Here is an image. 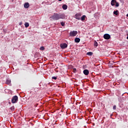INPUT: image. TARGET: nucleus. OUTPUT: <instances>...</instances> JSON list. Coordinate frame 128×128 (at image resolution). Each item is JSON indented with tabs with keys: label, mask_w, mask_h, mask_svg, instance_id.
Instances as JSON below:
<instances>
[{
	"label": "nucleus",
	"mask_w": 128,
	"mask_h": 128,
	"mask_svg": "<svg viewBox=\"0 0 128 128\" xmlns=\"http://www.w3.org/2000/svg\"><path fill=\"white\" fill-rule=\"evenodd\" d=\"M50 18H52L53 20H58L66 18V16L60 13H54V15L50 17Z\"/></svg>",
	"instance_id": "f257e3e1"
},
{
	"label": "nucleus",
	"mask_w": 128,
	"mask_h": 128,
	"mask_svg": "<svg viewBox=\"0 0 128 128\" xmlns=\"http://www.w3.org/2000/svg\"><path fill=\"white\" fill-rule=\"evenodd\" d=\"M18 96H14L12 98V104H16L18 102Z\"/></svg>",
	"instance_id": "f03ea898"
},
{
	"label": "nucleus",
	"mask_w": 128,
	"mask_h": 128,
	"mask_svg": "<svg viewBox=\"0 0 128 128\" xmlns=\"http://www.w3.org/2000/svg\"><path fill=\"white\" fill-rule=\"evenodd\" d=\"M78 34V31L70 32V36H76Z\"/></svg>",
	"instance_id": "7ed1b4c3"
},
{
	"label": "nucleus",
	"mask_w": 128,
	"mask_h": 128,
	"mask_svg": "<svg viewBox=\"0 0 128 128\" xmlns=\"http://www.w3.org/2000/svg\"><path fill=\"white\" fill-rule=\"evenodd\" d=\"M104 40H110V35L109 34H105L104 35Z\"/></svg>",
	"instance_id": "20e7f679"
},
{
	"label": "nucleus",
	"mask_w": 128,
	"mask_h": 128,
	"mask_svg": "<svg viewBox=\"0 0 128 128\" xmlns=\"http://www.w3.org/2000/svg\"><path fill=\"white\" fill-rule=\"evenodd\" d=\"M80 16H82L80 14H76L75 15V18H76V20H80Z\"/></svg>",
	"instance_id": "39448f33"
},
{
	"label": "nucleus",
	"mask_w": 128,
	"mask_h": 128,
	"mask_svg": "<svg viewBox=\"0 0 128 128\" xmlns=\"http://www.w3.org/2000/svg\"><path fill=\"white\" fill-rule=\"evenodd\" d=\"M60 48H62L64 50V48H68V44L66 43L61 44Z\"/></svg>",
	"instance_id": "423d86ee"
},
{
	"label": "nucleus",
	"mask_w": 128,
	"mask_h": 128,
	"mask_svg": "<svg viewBox=\"0 0 128 128\" xmlns=\"http://www.w3.org/2000/svg\"><path fill=\"white\" fill-rule=\"evenodd\" d=\"M84 74H85V76H88V74H90V72L88 70H84Z\"/></svg>",
	"instance_id": "0eeeda50"
},
{
	"label": "nucleus",
	"mask_w": 128,
	"mask_h": 128,
	"mask_svg": "<svg viewBox=\"0 0 128 128\" xmlns=\"http://www.w3.org/2000/svg\"><path fill=\"white\" fill-rule=\"evenodd\" d=\"M24 8H30V4H28V2H26L24 4Z\"/></svg>",
	"instance_id": "6e6552de"
},
{
	"label": "nucleus",
	"mask_w": 128,
	"mask_h": 128,
	"mask_svg": "<svg viewBox=\"0 0 128 128\" xmlns=\"http://www.w3.org/2000/svg\"><path fill=\"white\" fill-rule=\"evenodd\" d=\"M116 0H112L111 1V5L114 6L116 4Z\"/></svg>",
	"instance_id": "1a4fd4ad"
},
{
	"label": "nucleus",
	"mask_w": 128,
	"mask_h": 128,
	"mask_svg": "<svg viewBox=\"0 0 128 128\" xmlns=\"http://www.w3.org/2000/svg\"><path fill=\"white\" fill-rule=\"evenodd\" d=\"M86 15H83L81 17V18H80V20H82V22H84V20H86Z\"/></svg>",
	"instance_id": "9d476101"
},
{
	"label": "nucleus",
	"mask_w": 128,
	"mask_h": 128,
	"mask_svg": "<svg viewBox=\"0 0 128 128\" xmlns=\"http://www.w3.org/2000/svg\"><path fill=\"white\" fill-rule=\"evenodd\" d=\"M12 82V81L10 79H7L6 82V84H10Z\"/></svg>",
	"instance_id": "9b49d317"
},
{
	"label": "nucleus",
	"mask_w": 128,
	"mask_h": 128,
	"mask_svg": "<svg viewBox=\"0 0 128 128\" xmlns=\"http://www.w3.org/2000/svg\"><path fill=\"white\" fill-rule=\"evenodd\" d=\"M74 42H80V39L78 38H76L74 39Z\"/></svg>",
	"instance_id": "f8f14e48"
},
{
	"label": "nucleus",
	"mask_w": 128,
	"mask_h": 128,
	"mask_svg": "<svg viewBox=\"0 0 128 128\" xmlns=\"http://www.w3.org/2000/svg\"><path fill=\"white\" fill-rule=\"evenodd\" d=\"M62 8H63V10H68V6L66 5V4H64L62 6Z\"/></svg>",
	"instance_id": "ddd939ff"
},
{
	"label": "nucleus",
	"mask_w": 128,
	"mask_h": 128,
	"mask_svg": "<svg viewBox=\"0 0 128 128\" xmlns=\"http://www.w3.org/2000/svg\"><path fill=\"white\" fill-rule=\"evenodd\" d=\"M114 14H115V16H118V10H116V11L114 12Z\"/></svg>",
	"instance_id": "4468645a"
},
{
	"label": "nucleus",
	"mask_w": 128,
	"mask_h": 128,
	"mask_svg": "<svg viewBox=\"0 0 128 128\" xmlns=\"http://www.w3.org/2000/svg\"><path fill=\"white\" fill-rule=\"evenodd\" d=\"M92 52H87V54H86V55L87 56H92Z\"/></svg>",
	"instance_id": "2eb2a0df"
},
{
	"label": "nucleus",
	"mask_w": 128,
	"mask_h": 128,
	"mask_svg": "<svg viewBox=\"0 0 128 128\" xmlns=\"http://www.w3.org/2000/svg\"><path fill=\"white\" fill-rule=\"evenodd\" d=\"M24 26L26 28H28V26H30V24L28 22H26L25 23Z\"/></svg>",
	"instance_id": "dca6fc26"
},
{
	"label": "nucleus",
	"mask_w": 128,
	"mask_h": 128,
	"mask_svg": "<svg viewBox=\"0 0 128 128\" xmlns=\"http://www.w3.org/2000/svg\"><path fill=\"white\" fill-rule=\"evenodd\" d=\"M60 24H61L62 26H64L66 24V23H64V22H61Z\"/></svg>",
	"instance_id": "f3484780"
},
{
	"label": "nucleus",
	"mask_w": 128,
	"mask_h": 128,
	"mask_svg": "<svg viewBox=\"0 0 128 128\" xmlns=\"http://www.w3.org/2000/svg\"><path fill=\"white\" fill-rule=\"evenodd\" d=\"M94 46H98V42H96V41H94Z\"/></svg>",
	"instance_id": "a211bd4d"
},
{
	"label": "nucleus",
	"mask_w": 128,
	"mask_h": 128,
	"mask_svg": "<svg viewBox=\"0 0 128 128\" xmlns=\"http://www.w3.org/2000/svg\"><path fill=\"white\" fill-rule=\"evenodd\" d=\"M116 6L117 8L120 6V4H118V2H116Z\"/></svg>",
	"instance_id": "6ab92c4d"
},
{
	"label": "nucleus",
	"mask_w": 128,
	"mask_h": 128,
	"mask_svg": "<svg viewBox=\"0 0 128 128\" xmlns=\"http://www.w3.org/2000/svg\"><path fill=\"white\" fill-rule=\"evenodd\" d=\"M40 50H44V46H41V47L40 48Z\"/></svg>",
	"instance_id": "aec40b11"
},
{
	"label": "nucleus",
	"mask_w": 128,
	"mask_h": 128,
	"mask_svg": "<svg viewBox=\"0 0 128 128\" xmlns=\"http://www.w3.org/2000/svg\"><path fill=\"white\" fill-rule=\"evenodd\" d=\"M73 72H74V74H76V68H74L73 69Z\"/></svg>",
	"instance_id": "412c9836"
},
{
	"label": "nucleus",
	"mask_w": 128,
	"mask_h": 128,
	"mask_svg": "<svg viewBox=\"0 0 128 128\" xmlns=\"http://www.w3.org/2000/svg\"><path fill=\"white\" fill-rule=\"evenodd\" d=\"M52 80H56L58 78L57 76H53L52 77Z\"/></svg>",
	"instance_id": "4be33fe9"
},
{
	"label": "nucleus",
	"mask_w": 128,
	"mask_h": 128,
	"mask_svg": "<svg viewBox=\"0 0 128 128\" xmlns=\"http://www.w3.org/2000/svg\"><path fill=\"white\" fill-rule=\"evenodd\" d=\"M116 106L114 105L113 106V110H116Z\"/></svg>",
	"instance_id": "5701e85b"
},
{
	"label": "nucleus",
	"mask_w": 128,
	"mask_h": 128,
	"mask_svg": "<svg viewBox=\"0 0 128 128\" xmlns=\"http://www.w3.org/2000/svg\"><path fill=\"white\" fill-rule=\"evenodd\" d=\"M62 0H58L59 2H62Z\"/></svg>",
	"instance_id": "b1692460"
},
{
	"label": "nucleus",
	"mask_w": 128,
	"mask_h": 128,
	"mask_svg": "<svg viewBox=\"0 0 128 128\" xmlns=\"http://www.w3.org/2000/svg\"><path fill=\"white\" fill-rule=\"evenodd\" d=\"M127 16H128V14H127Z\"/></svg>",
	"instance_id": "393cba45"
}]
</instances>
